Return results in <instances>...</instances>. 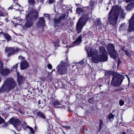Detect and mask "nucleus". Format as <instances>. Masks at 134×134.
Returning a JSON list of instances; mask_svg holds the SVG:
<instances>
[{
  "label": "nucleus",
  "instance_id": "nucleus-1",
  "mask_svg": "<svg viewBox=\"0 0 134 134\" xmlns=\"http://www.w3.org/2000/svg\"><path fill=\"white\" fill-rule=\"evenodd\" d=\"M120 13V18H124L125 14L124 10L117 5L113 6L108 14V20L110 24L113 26L115 25L117 22Z\"/></svg>",
  "mask_w": 134,
  "mask_h": 134
},
{
  "label": "nucleus",
  "instance_id": "nucleus-2",
  "mask_svg": "<svg viewBox=\"0 0 134 134\" xmlns=\"http://www.w3.org/2000/svg\"><path fill=\"white\" fill-rule=\"evenodd\" d=\"M37 11L34 10H32L26 15L27 20L25 24L26 28H29L32 26L33 22L32 20L34 16L37 15Z\"/></svg>",
  "mask_w": 134,
  "mask_h": 134
},
{
  "label": "nucleus",
  "instance_id": "nucleus-3",
  "mask_svg": "<svg viewBox=\"0 0 134 134\" xmlns=\"http://www.w3.org/2000/svg\"><path fill=\"white\" fill-rule=\"evenodd\" d=\"M124 78L122 75L115 73L113 75L111 82V85L113 86H119L121 85Z\"/></svg>",
  "mask_w": 134,
  "mask_h": 134
},
{
  "label": "nucleus",
  "instance_id": "nucleus-4",
  "mask_svg": "<svg viewBox=\"0 0 134 134\" xmlns=\"http://www.w3.org/2000/svg\"><path fill=\"white\" fill-rule=\"evenodd\" d=\"M85 17L80 18L76 24V31L78 33H80L81 32V30L84 26L86 21L88 20L89 17L87 15H85Z\"/></svg>",
  "mask_w": 134,
  "mask_h": 134
},
{
  "label": "nucleus",
  "instance_id": "nucleus-5",
  "mask_svg": "<svg viewBox=\"0 0 134 134\" xmlns=\"http://www.w3.org/2000/svg\"><path fill=\"white\" fill-rule=\"evenodd\" d=\"M4 84L6 89H8L9 91L14 89L17 85L14 79L11 78L7 79L4 81Z\"/></svg>",
  "mask_w": 134,
  "mask_h": 134
},
{
  "label": "nucleus",
  "instance_id": "nucleus-6",
  "mask_svg": "<svg viewBox=\"0 0 134 134\" xmlns=\"http://www.w3.org/2000/svg\"><path fill=\"white\" fill-rule=\"evenodd\" d=\"M85 50L87 51L88 56L89 57H92V59L93 61V58H95L98 55V51L96 49L93 48L86 46Z\"/></svg>",
  "mask_w": 134,
  "mask_h": 134
},
{
  "label": "nucleus",
  "instance_id": "nucleus-7",
  "mask_svg": "<svg viewBox=\"0 0 134 134\" xmlns=\"http://www.w3.org/2000/svg\"><path fill=\"white\" fill-rule=\"evenodd\" d=\"M66 14H63L60 16L58 18H54V26L56 29H61L62 27L60 26V21L66 19Z\"/></svg>",
  "mask_w": 134,
  "mask_h": 134
},
{
  "label": "nucleus",
  "instance_id": "nucleus-8",
  "mask_svg": "<svg viewBox=\"0 0 134 134\" xmlns=\"http://www.w3.org/2000/svg\"><path fill=\"white\" fill-rule=\"evenodd\" d=\"M65 63L61 62L57 66L56 68L58 74L62 75L66 73V67L65 66Z\"/></svg>",
  "mask_w": 134,
  "mask_h": 134
},
{
  "label": "nucleus",
  "instance_id": "nucleus-9",
  "mask_svg": "<svg viewBox=\"0 0 134 134\" xmlns=\"http://www.w3.org/2000/svg\"><path fill=\"white\" fill-rule=\"evenodd\" d=\"M108 57L107 54H102L100 55H97L96 57L93 58V62L98 63L100 62H105L107 60Z\"/></svg>",
  "mask_w": 134,
  "mask_h": 134
},
{
  "label": "nucleus",
  "instance_id": "nucleus-10",
  "mask_svg": "<svg viewBox=\"0 0 134 134\" xmlns=\"http://www.w3.org/2000/svg\"><path fill=\"white\" fill-rule=\"evenodd\" d=\"M8 123L12 124L17 130L20 129V128L18 129H17V127L19 126L21 124V122L18 119L13 117L9 121Z\"/></svg>",
  "mask_w": 134,
  "mask_h": 134
},
{
  "label": "nucleus",
  "instance_id": "nucleus-11",
  "mask_svg": "<svg viewBox=\"0 0 134 134\" xmlns=\"http://www.w3.org/2000/svg\"><path fill=\"white\" fill-rule=\"evenodd\" d=\"M134 31V13L133 15L129 21V25L128 31L132 32Z\"/></svg>",
  "mask_w": 134,
  "mask_h": 134
},
{
  "label": "nucleus",
  "instance_id": "nucleus-12",
  "mask_svg": "<svg viewBox=\"0 0 134 134\" xmlns=\"http://www.w3.org/2000/svg\"><path fill=\"white\" fill-rule=\"evenodd\" d=\"M134 0H126V2L129 3L131 2L127 5L126 9L128 11H130L133 9L134 5Z\"/></svg>",
  "mask_w": 134,
  "mask_h": 134
},
{
  "label": "nucleus",
  "instance_id": "nucleus-13",
  "mask_svg": "<svg viewBox=\"0 0 134 134\" xmlns=\"http://www.w3.org/2000/svg\"><path fill=\"white\" fill-rule=\"evenodd\" d=\"M17 75V81L18 84L19 85L22 84L25 80V78L19 74L18 72Z\"/></svg>",
  "mask_w": 134,
  "mask_h": 134
},
{
  "label": "nucleus",
  "instance_id": "nucleus-14",
  "mask_svg": "<svg viewBox=\"0 0 134 134\" xmlns=\"http://www.w3.org/2000/svg\"><path fill=\"white\" fill-rule=\"evenodd\" d=\"M14 49L12 47H7L5 49L6 52H8L7 53V55L9 56L10 55L14 54L15 52L16 51V50H14Z\"/></svg>",
  "mask_w": 134,
  "mask_h": 134
},
{
  "label": "nucleus",
  "instance_id": "nucleus-15",
  "mask_svg": "<svg viewBox=\"0 0 134 134\" xmlns=\"http://www.w3.org/2000/svg\"><path fill=\"white\" fill-rule=\"evenodd\" d=\"M81 42V35H80L79 37L74 42H73V43L69 46V48L73 47L75 45L79 44ZM69 48V47H68Z\"/></svg>",
  "mask_w": 134,
  "mask_h": 134
},
{
  "label": "nucleus",
  "instance_id": "nucleus-16",
  "mask_svg": "<svg viewBox=\"0 0 134 134\" xmlns=\"http://www.w3.org/2000/svg\"><path fill=\"white\" fill-rule=\"evenodd\" d=\"M20 64V69L21 70L26 69L29 65L28 63L25 60L22 61Z\"/></svg>",
  "mask_w": 134,
  "mask_h": 134
},
{
  "label": "nucleus",
  "instance_id": "nucleus-17",
  "mask_svg": "<svg viewBox=\"0 0 134 134\" xmlns=\"http://www.w3.org/2000/svg\"><path fill=\"white\" fill-rule=\"evenodd\" d=\"M107 48L108 52L109 53L111 52H113L115 51L114 45L111 43H110L108 45Z\"/></svg>",
  "mask_w": 134,
  "mask_h": 134
},
{
  "label": "nucleus",
  "instance_id": "nucleus-18",
  "mask_svg": "<svg viewBox=\"0 0 134 134\" xmlns=\"http://www.w3.org/2000/svg\"><path fill=\"white\" fill-rule=\"evenodd\" d=\"M44 24L45 21L44 18L43 17H40L37 25L38 26H42L44 25Z\"/></svg>",
  "mask_w": 134,
  "mask_h": 134
},
{
  "label": "nucleus",
  "instance_id": "nucleus-19",
  "mask_svg": "<svg viewBox=\"0 0 134 134\" xmlns=\"http://www.w3.org/2000/svg\"><path fill=\"white\" fill-rule=\"evenodd\" d=\"M111 57L114 59H116L118 56V54L116 51H114L113 52H111L110 53Z\"/></svg>",
  "mask_w": 134,
  "mask_h": 134
},
{
  "label": "nucleus",
  "instance_id": "nucleus-20",
  "mask_svg": "<svg viewBox=\"0 0 134 134\" xmlns=\"http://www.w3.org/2000/svg\"><path fill=\"white\" fill-rule=\"evenodd\" d=\"M0 72L3 75H5L8 74L10 73V71L7 69H2L0 70Z\"/></svg>",
  "mask_w": 134,
  "mask_h": 134
},
{
  "label": "nucleus",
  "instance_id": "nucleus-21",
  "mask_svg": "<svg viewBox=\"0 0 134 134\" xmlns=\"http://www.w3.org/2000/svg\"><path fill=\"white\" fill-rule=\"evenodd\" d=\"M60 103L57 100L54 101L52 103V106L54 108H59V107H57L60 105Z\"/></svg>",
  "mask_w": 134,
  "mask_h": 134
},
{
  "label": "nucleus",
  "instance_id": "nucleus-22",
  "mask_svg": "<svg viewBox=\"0 0 134 134\" xmlns=\"http://www.w3.org/2000/svg\"><path fill=\"white\" fill-rule=\"evenodd\" d=\"M99 51L102 54H107V51L105 48L103 47H100L99 48Z\"/></svg>",
  "mask_w": 134,
  "mask_h": 134
},
{
  "label": "nucleus",
  "instance_id": "nucleus-23",
  "mask_svg": "<svg viewBox=\"0 0 134 134\" xmlns=\"http://www.w3.org/2000/svg\"><path fill=\"white\" fill-rule=\"evenodd\" d=\"M37 115L41 118L44 119H45V116L44 115V113H42L40 111L37 113Z\"/></svg>",
  "mask_w": 134,
  "mask_h": 134
},
{
  "label": "nucleus",
  "instance_id": "nucleus-24",
  "mask_svg": "<svg viewBox=\"0 0 134 134\" xmlns=\"http://www.w3.org/2000/svg\"><path fill=\"white\" fill-rule=\"evenodd\" d=\"M126 28V26L125 25V23L122 24L121 25L120 27L119 31H121L122 30H124Z\"/></svg>",
  "mask_w": 134,
  "mask_h": 134
},
{
  "label": "nucleus",
  "instance_id": "nucleus-25",
  "mask_svg": "<svg viewBox=\"0 0 134 134\" xmlns=\"http://www.w3.org/2000/svg\"><path fill=\"white\" fill-rule=\"evenodd\" d=\"M76 12L77 14H80L83 12V10L81 8L79 7L77 9Z\"/></svg>",
  "mask_w": 134,
  "mask_h": 134
},
{
  "label": "nucleus",
  "instance_id": "nucleus-26",
  "mask_svg": "<svg viewBox=\"0 0 134 134\" xmlns=\"http://www.w3.org/2000/svg\"><path fill=\"white\" fill-rule=\"evenodd\" d=\"M4 36L5 38L7 39L8 41L10 40L11 37L7 33L4 34Z\"/></svg>",
  "mask_w": 134,
  "mask_h": 134
},
{
  "label": "nucleus",
  "instance_id": "nucleus-27",
  "mask_svg": "<svg viewBox=\"0 0 134 134\" xmlns=\"http://www.w3.org/2000/svg\"><path fill=\"white\" fill-rule=\"evenodd\" d=\"M59 41L58 40H55L53 41L54 45L55 47L59 46Z\"/></svg>",
  "mask_w": 134,
  "mask_h": 134
},
{
  "label": "nucleus",
  "instance_id": "nucleus-28",
  "mask_svg": "<svg viewBox=\"0 0 134 134\" xmlns=\"http://www.w3.org/2000/svg\"><path fill=\"white\" fill-rule=\"evenodd\" d=\"M28 3L31 6H34L35 4L34 0H28Z\"/></svg>",
  "mask_w": 134,
  "mask_h": 134
},
{
  "label": "nucleus",
  "instance_id": "nucleus-29",
  "mask_svg": "<svg viewBox=\"0 0 134 134\" xmlns=\"http://www.w3.org/2000/svg\"><path fill=\"white\" fill-rule=\"evenodd\" d=\"M90 5L89 7V8L91 9V11H92V9H93V7L94 5V1H90Z\"/></svg>",
  "mask_w": 134,
  "mask_h": 134
},
{
  "label": "nucleus",
  "instance_id": "nucleus-30",
  "mask_svg": "<svg viewBox=\"0 0 134 134\" xmlns=\"http://www.w3.org/2000/svg\"><path fill=\"white\" fill-rule=\"evenodd\" d=\"M7 89L5 86L4 85V84L3 85L2 87L0 88V93L3 92L4 90H5Z\"/></svg>",
  "mask_w": 134,
  "mask_h": 134
},
{
  "label": "nucleus",
  "instance_id": "nucleus-31",
  "mask_svg": "<svg viewBox=\"0 0 134 134\" xmlns=\"http://www.w3.org/2000/svg\"><path fill=\"white\" fill-rule=\"evenodd\" d=\"M103 125V121L101 119L100 120L99 122V130H100L102 129Z\"/></svg>",
  "mask_w": 134,
  "mask_h": 134
},
{
  "label": "nucleus",
  "instance_id": "nucleus-32",
  "mask_svg": "<svg viewBox=\"0 0 134 134\" xmlns=\"http://www.w3.org/2000/svg\"><path fill=\"white\" fill-rule=\"evenodd\" d=\"M114 118V115L110 113L108 116V118L110 121L113 120Z\"/></svg>",
  "mask_w": 134,
  "mask_h": 134
},
{
  "label": "nucleus",
  "instance_id": "nucleus-33",
  "mask_svg": "<svg viewBox=\"0 0 134 134\" xmlns=\"http://www.w3.org/2000/svg\"><path fill=\"white\" fill-rule=\"evenodd\" d=\"M124 52L125 54L128 56H130L132 55L131 53L127 50L124 51Z\"/></svg>",
  "mask_w": 134,
  "mask_h": 134
},
{
  "label": "nucleus",
  "instance_id": "nucleus-34",
  "mask_svg": "<svg viewBox=\"0 0 134 134\" xmlns=\"http://www.w3.org/2000/svg\"><path fill=\"white\" fill-rule=\"evenodd\" d=\"M27 127L29 129V130H30V131L33 134H34L35 133V132L34 131V129H33L30 127V126H27Z\"/></svg>",
  "mask_w": 134,
  "mask_h": 134
},
{
  "label": "nucleus",
  "instance_id": "nucleus-35",
  "mask_svg": "<svg viewBox=\"0 0 134 134\" xmlns=\"http://www.w3.org/2000/svg\"><path fill=\"white\" fill-rule=\"evenodd\" d=\"M124 102L122 100H120L119 101V104L121 106L123 105L124 104Z\"/></svg>",
  "mask_w": 134,
  "mask_h": 134
},
{
  "label": "nucleus",
  "instance_id": "nucleus-36",
  "mask_svg": "<svg viewBox=\"0 0 134 134\" xmlns=\"http://www.w3.org/2000/svg\"><path fill=\"white\" fill-rule=\"evenodd\" d=\"M4 121V120L0 116V124L3 123Z\"/></svg>",
  "mask_w": 134,
  "mask_h": 134
},
{
  "label": "nucleus",
  "instance_id": "nucleus-37",
  "mask_svg": "<svg viewBox=\"0 0 134 134\" xmlns=\"http://www.w3.org/2000/svg\"><path fill=\"white\" fill-rule=\"evenodd\" d=\"M85 60L86 62V61L87 60L86 59H83V60L82 61H81L80 62H79V63L80 64H81V65H83L84 64V62H83V61Z\"/></svg>",
  "mask_w": 134,
  "mask_h": 134
},
{
  "label": "nucleus",
  "instance_id": "nucleus-38",
  "mask_svg": "<svg viewBox=\"0 0 134 134\" xmlns=\"http://www.w3.org/2000/svg\"><path fill=\"white\" fill-rule=\"evenodd\" d=\"M63 127L65 128L66 129H70L71 128L70 127L68 126H63Z\"/></svg>",
  "mask_w": 134,
  "mask_h": 134
},
{
  "label": "nucleus",
  "instance_id": "nucleus-39",
  "mask_svg": "<svg viewBox=\"0 0 134 134\" xmlns=\"http://www.w3.org/2000/svg\"><path fill=\"white\" fill-rule=\"evenodd\" d=\"M97 23L98 24L100 25L101 24V22L100 20L99 19H97Z\"/></svg>",
  "mask_w": 134,
  "mask_h": 134
},
{
  "label": "nucleus",
  "instance_id": "nucleus-40",
  "mask_svg": "<svg viewBox=\"0 0 134 134\" xmlns=\"http://www.w3.org/2000/svg\"><path fill=\"white\" fill-rule=\"evenodd\" d=\"M93 97H92L89 99V102L90 103H92L93 102Z\"/></svg>",
  "mask_w": 134,
  "mask_h": 134
},
{
  "label": "nucleus",
  "instance_id": "nucleus-41",
  "mask_svg": "<svg viewBox=\"0 0 134 134\" xmlns=\"http://www.w3.org/2000/svg\"><path fill=\"white\" fill-rule=\"evenodd\" d=\"M5 15V14L3 13L0 10V16H4Z\"/></svg>",
  "mask_w": 134,
  "mask_h": 134
},
{
  "label": "nucleus",
  "instance_id": "nucleus-42",
  "mask_svg": "<svg viewBox=\"0 0 134 134\" xmlns=\"http://www.w3.org/2000/svg\"><path fill=\"white\" fill-rule=\"evenodd\" d=\"M47 67L48 68V69H52V65L49 64H48V65H47Z\"/></svg>",
  "mask_w": 134,
  "mask_h": 134
},
{
  "label": "nucleus",
  "instance_id": "nucleus-43",
  "mask_svg": "<svg viewBox=\"0 0 134 134\" xmlns=\"http://www.w3.org/2000/svg\"><path fill=\"white\" fill-rule=\"evenodd\" d=\"M18 58L19 59H20L21 60H22L24 59V58L21 56H19L18 57Z\"/></svg>",
  "mask_w": 134,
  "mask_h": 134
},
{
  "label": "nucleus",
  "instance_id": "nucleus-44",
  "mask_svg": "<svg viewBox=\"0 0 134 134\" xmlns=\"http://www.w3.org/2000/svg\"><path fill=\"white\" fill-rule=\"evenodd\" d=\"M54 2V0H49L48 1L49 3H52Z\"/></svg>",
  "mask_w": 134,
  "mask_h": 134
},
{
  "label": "nucleus",
  "instance_id": "nucleus-45",
  "mask_svg": "<svg viewBox=\"0 0 134 134\" xmlns=\"http://www.w3.org/2000/svg\"><path fill=\"white\" fill-rule=\"evenodd\" d=\"M18 63H17L13 67V68H15L16 69L17 67L18 66Z\"/></svg>",
  "mask_w": 134,
  "mask_h": 134
},
{
  "label": "nucleus",
  "instance_id": "nucleus-46",
  "mask_svg": "<svg viewBox=\"0 0 134 134\" xmlns=\"http://www.w3.org/2000/svg\"><path fill=\"white\" fill-rule=\"evenodd\" d=\"M14 18V19H17V20H18V21H20V18L19 17H15V16Z\"/></svg>",
  "mask_w": 134,
  "mask_h": 134
},
{
  "label": "nucleus",
  "instance_id": "nucleus-47",
  "mask_svg": "<svg viewBox=\"0 0 134 134\" xmlns=\"http://www.w3.org/2000/svg\"><path fill=\"white\" fill-rule=\"evenodd\" d=\"M125 49V47L124 46H122L121 47V49L123 51H125V50H124Z\"/></svg>",
  "mask_w": 134,
  "mask_h": 134
},
{
  "label": "nucleus",
  "instance_id": "nucleus-48",
  "mask_svg": "<svg viewBox=\"0 0 134 134\" xmlns=\"http://www.w3.org/2000/svg\"><path fill=\"white\" fill-rule=\"evenodd\" d=\"M4 34L2 32H1L0 33V37L2 36H4Z\"/></svg>",
  "mask_w": 134,
  "mask_h": 134
},
{
  "label": "nucleus",
  "instance_id": "nucleus-49",
  "mask_svg": "<svg viewBox=\"0 0 134 134\" xmlns=\"http://www.w3.org/2000/svg\"><path fill=\"white\" fill-rule=\"evenodd\" d=\"M3 64V63L2 61L0 60V66H2Z\"/></svg>",
  "mask_w": 134,
  "mask_h": 134
},
{
  "label": "nucleus",
  "instance_id": "nucleus-50",
  "mask_svg": "<svg viewBox=\"0 0 134 134\" xmlns=\"http://www.w3.org/2000/svg\"><path fill=\"white\" fill-rule=\"evenodd\" d=\"M41 103V100H39L38 101V103L39 104H40Z\"/></svg>",
  "mask_w": 134,
  "mask_h": 134
},
{
  "label": "nucleus",
  "instance_id": "nucleus-51",
  "mask_svg": "<svg viewBox=\"0 0 134 134\" xmlns=\"http://www.w3.org/2000/svg\"><path fill=\"white\" fill-rule=\"evenodd\" d=\"M119 2H121L123 1H124L125 0H119Z\"/></svg>",
  "mask_w": 134,
  "mask_h": 134
},
{
  "label": "nucleus",
  "instance_id": "nucleus-52",
  "mask_svg": "<svg viewBox=\"0 0 134 134\" xmlns=\"http://www.w3.org/2000/svg\"><path fill=\"white\" fill-rule=\"evenodd\" d=\"M102 86V85L101 84H99V85L98 86L99 87H100Z\"/></svg>",
  "mask_w": 134,
  "mask_h": 134
},
{
  "label": "nucleus",
  "instance_id": "nucleus-53",
  "mask_svg": "<svg viewBox=\"0 0 134 134\" xmlns=\"http://www.w3.org/2000/svg\"><path fill=\"white\" fill-rule=\"evenodd\" d=\"M120 62L119 61H118V65L119 64H120Z\"/></svg>",
  "mask_w": 134,
  "mask_h": 134
},
{
  "label": "nucleus",
  "instance_id": "nucleus-54",
  "mask_svg": "<svg viewBox=\"0 0 134 134\" xmlns=\"http://www.w3.org/2000/svg\"><path fill=\"white\" fill-rule=\"evenodd\" d=\"M60 2H62L63 0H59Z\"/></svg>",
  "mask_w": 134,
  "mask_h": 134
},
{
  "label": "nucleus",
  "instance_id": "nucleus-55",
  "mask_svg": "<svg viewBox=\"0 0 134 134\" xmlns=\"http://www.w3.org/2000/svg\"><path fill=\"white\" fill-rule=\"evenodd\" d=\"M62 43L65 44H66V42L65 43V42H63V41H62Z\"/></svg>",
  "mask_w": 134,
  "mask_h": 134
},
{
  "label": "nucleus",
  "instance_id": "nucleus-56",
  "mask_svg": "<svg viewBox=\"0 0 134 134\" xmlns=\"http://www.w3.org/2000/svg\"><path fill=\"white\" fill-rule=\"evenodd\" d=\"M122 134H126V133L125 132H123L122 133Z\"/></svg>",
  "mask_w": 134,
  "mask_h": 134
},
{
  "label": "nucleus",
  "instance_id": "nucleus-57",
  "mask_svg": "<svg viewBox=\"0 0 134 134\" xmlns=\"http://www.w3.org/2000/svg\"><path fill=\"white\" fill-rule=\"evenodd\" d=\"M36 128H36V127L35 126V130H36Z\"/></svg>",
  "mask_w": 134,
  "mask_h": 134
},
{
  "label": "nucleus",
  "instance_id": "nucleus-58",
  "mask_svg": "<svg viewBox=\"0 0 134 134\" xmlns=\"http://www.w3.org/2000/svg\"><path fill=\"white\" fill-rule=\"evenodd\" d=\"M1 80L2 79L0 78V82H1Z\"/></svg>",
  "mask_w": 134,
  "mask_h": 134
},
{
  "label": "nucleus",
  "instance_id": "nucleus-59",
  "mask_svg": "<svg viewBox=\"0 0 134 134\" xmlns=\"http://www.w3.org/2000/svg\"><path fill=\"white\" fill-rule=\"evenodd\" d=\"M51 99H53V97H51Z\"/></svg>",
  "mask_w": 134,
  "mask_h": 134
},
{
  "label": "nucleus",
  "instance_id": "nucleus-60",
  "mask_svg": "<svg viewBox=\"0 0 134 134\" xmlns=\"http://www.w3.org/2000/svg\"><path fill=\"white\" fill-rule=\"evenodd\" d=\"M17 0H14V1H16Z\"/></svg>",
  "mask_w": 134,
  "mask_h": 134
},
{
  "label": "nucleus",
  "instance_id": "nucleus-61",
  "mask_svg": "<svg viewBox=\"0 0 134 134\" xmlns=\"http://www.w3.org/2000/svg\"><path fill=\"white\" fill-rule=\"evenodd\" d=\"M108 8H107V10H108Z\"/></svg>",
  "mask_w": 134,
  "mask_h": 134
},
{
  "label": "nucleus",
  "instance_id": "nucleus-62",
  "mask_svg": "<svg viewBox=\"0 0 134 134\" xmlns=\"http://www.w3.org/2000/svg\"><path fill=\"white\" fill-rule=\"evenodd\" d=\"M45 15H47V14H44V15L45 16Z\"/></svg>",
  "mask_w": 134,
  "mask_h": 134
},
{
  "label": "nucleus",
  "instance_id": "nucleus-63",
  "mask_svg": "<svg viewBox=\"0 0 134 134\" xmlns=\"http://www.w3.org/2000/svg\"><path fill=\"white\" fill-rule=\"evenodd\" d=\"M10 8V7L9 8V9Z\"/></svg>",
  "mask_w": 134,
  "mask_h": 134
}]
</instances>
